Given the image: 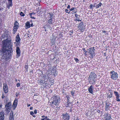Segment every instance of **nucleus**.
<instances>
[{
	"instance_id": "nucleus-13",
	"label": "nucleus",
	"mask_w": 120,
	"mask_h": 120,
	"mask_svg": "<svg viewBox=\"0 0 120 120\" xmlns=\"http://www.w3.org/2000/svg\"><path fill=\"white\" fill-rule=\"evenodd\" d=\"M4 113L3 111L0 112V120H4Z\"/></svg>"
},
{
	"instance_id": "nucleus-60",
	"label": "nucleus",
	"mask_w": 120,
	"mask_h": 120,
	"mask_svg": "<svg viewBox=\"0 0 120 120\" xmlns=\"http://www.w3.org/2000/svg\"><path fill=\"white\" fill-rule=\"evenodd\" d=\"M66 97L67 99H69V97L68 96H67Z\"/></svg>"
},
{
	"instance_id": "nucleus-36",
	"label": "nucleus",
	"mask_w": 120,
	"mask_h": 120,
	"mask_svg": "<svg viewBox=\"0 0 120 120\" xmlns=\"http://www.w3.org/2000/svg\"><path fill=\"white\" fill-rule=\"evenodd\" d=\"M12 6V5H11L7 4V7L8 8V9H9L10 8V7Z\"/></svg>"
},
{
	"instance_id": "nucleus-34",
	"label": "nucleus",
	"mask_w": 120,
	"mask_h": 120,
	"mask_svg": "<svg viewBox=\"0 0 120 120\" xmlns=\"http://www.w3.org/2000/svg\"><path fill=\"white\" fill-rule=\"evenodd\" d=\"M28 67V65H25V68L26 69V71H27V70Z\"/></svg>"
},
{
	"instance_id": "nucleus-2",
	"label": "nucleus",
	"mask_w": 120,
	"mask_h": 120,
	"mask_svg": "<svg viewBox=\"0 0 120 120\" xmlns=\"http://www.w3.org/2000/svg\"><path fill=\"white\" fill-rule=\"evenodd\" d=\"M60 99L59 97L57 96L53 97L52 101V104L56 106H57L60 102Z\"/></svg>"
},
{
	"instance_id": "nucleus-58",
	"label": "nucleus",
	"mask_w": 120,
	"mask_h": 120,
	"mask_svg": "<svg viewBox=\"0 0 120 120\" xmlns=\"http://www.w3.org/2000/svg\"><path fill=\"white\" fill-rule=\"evenodd\" d=\"M27 107H28L30 106V104H29L28 103L27 104Z\"/></svg>"
},
{
	"instance_id": "nucleus-39",
	"label": "nucleus",
	"mask_w": 120,
	"mask_h": 120,
	"mask_svg": "<svg viewBox=\"0 0 120 120\" xmlns=\"http://www.w3.org/2000/svg\"><path fill=\"white\" fill-rule=\"evenodd\" d=\"M82 49V50L85 53H86L87 52V51H86L85 49L84 48H83Z\"/></svg>"
},
{
	"instance_id": "nucleus-51",
	"label": "nucleus",
	"mask_w": 120,
	"mask_h": 120,
	"mask_svg": "<svg viewBox=\"0 0 120 120\" xmlns=\"http://www.w3.org/2000/svg\"><path fill=\"white\" fill-rule=\"evenodd\" d=\"M34 112L35 114H36L37 113V110L36 109H35L34 110Z\"/></svg>"
},
{
	"instance_id": "nucleus-31",
	"label": "nucleus",
	"mask_w": 120,
	"mask_h": 120,
	"mask_svg": "<svg viewBox=\"0 0 120 120\" xmlns=\"http://www.w3.org/2000/svg\"><path fill=\"white\" fill-rule=\"evenodd\" d=\"M52 18H51L49 20L48 23L49 24H51L52 23Z\"/></svg>"
},
{
	"instance_id": "nucleus-6",
	"label": "nucleus",
	"mask_w": 120,
	"mask_h": 120,
	"mask_svg": "<svg viewBox=\"0 0 120 120\" xmlns=\"http://www.w3.org/2000/svg\"><path fill=\"white\" fill-rule=\"evenodd\" d=\"M12 45L11 44L8 45V46L7 45H4L3 46L2 49H3L4 48L5 50L8 51H10L11 52H12Z\"/></svg>"
},
{
	"instance_id": "nucleus-44",
	"label": "nucleus",
	"mask_w": 120,
	"mask_h": 120,
	"mask_svg": "<svg viewBox=\"0 0 120 120\" xmlns=\"http://www.w3.org/2000/svg\"><path fill=\"white\" fill-rule=\"evenodd\" d=\"M74 60L75 61L77 62L79 61V60L77 58H74Z\"/></svg>"
},
{
	"instance_id": "nucleus-10",
	"label": "nucleus",
	"mask_w": 120,
	"mask_h": 120,
	"mask_svg": "<svg viewBox=\"0 0 120 120\" xmlns=\"http://www.w3.org/2000/svg\"><path fill=\"white\" fill-rule=\"evenodd\" d=\"M16 57H18L20 55L21 51L19 47H17L16 49Z\"/></svg>"
},
{
	"instance_id": "nucleus-3",
	"label": "nucleus",
	"mask_w": 120,
	"mask_h": 120,
	"mask_svg": "<svg viewBox=\"0 0 120 120\" xmlns=\"http://www.w3.org/2000/svg\"><path fill=\"white\" fill-rule=\"evenodd\" d=\"M6 104L5 107V111L6 114L8 115L11 109L12 104L10 102L7 103L6 102Z\"/></svg>"
},
{
	"instance_id": "nucleus-30",
	"label": "nucleus",
	"mask_w": 120,
	"mask_h": 120,
	"mask_svg": "<svg viewBox=\"0 0 120 120\" xmlns=\"http://www.w3.org/2000/svg\"><path fill=\"white\" fill-rule=\"evenodd\" d=\"M70 103H71L67 102V103L65 104V106L66 107H69L70 105H69Z\"/></svg>"
},
{
	"instance_id": "nucleus-49",
	"label": "nucleus",
	"mask_w": 120,
	"mask_h": 120,
	"mask_svg": "<svg viewBox=\"0 0 120 120\" xmlns=\"http://www.w3.org/2000/svg\"><path fill=\"white\" fill-rule=\"evenodd\" d=\"M35 13H33V12L30 13L29 14V15H35Z\"/></svg>"
},
{
	"instance_id": "nucleus-22",
	"label": "nucleus",
	"mask_w": 120,
	"mask_h": 120,
	"mask_svg": "<svg viewBox=\"0 0 120 120\" xmlns=\"http://www.w3.org/2000/svg\"><path fill=\"white\" fill-rule=\"evenodd\" d=\"M8 61H6L5 63H3L2 65L4 67H6L8 66Z\"/></svg>"
},
{
	"instance_id": "nucleus-59",
	"label": "nucleus",
	"mask_w": 120,
	"mask_h": 120,
	"mask_svg": "<svg viewBox=\"0 0 120 120\" xmlns=\"http://www.w3.org/2000/svg\"><path fill=\"white\" fill-rule=\"evenodd\" d=\"M67 102L70 103L69 102V99H67Z\"/></svg>"
},
{
	"instance_id": "nucleus-47",
	"label": "nucleus",
	"mask_w": 120,
	"mask_h": 120,
	"mask_svg": "<svg viewBox=\"0 0 120 120\" xmlns=\"http://www.w3.org/2000/svg\"><path fill=\"white\" fill-rule=\"evenodd\" d=\"M20 84L19 83H18L16 84V86L18 87L20 86Z\"/></svg>"
},
{
	"instance_id": "nucleus-14",
	"label": "nucleus",
	"mask_w": 120,
	"mask_h": 120,
	"mask_svg": "<svg viewBox=\"0 0 120 120\" xmlns=\"http://www.w3.org/2000/svg\"><path fill=\"white\" fill-rule=\"evenodd\" d=\"M11 41L9 40L6 39L4 41H3V46L7 45L9 43H10Z\"/></svg>"
},
{
	"instance_id": "nucleus-9",
	"label": "nucleus",
	"mask_w": 120,
	"mask_h": 120,
	"mask_svg": "<svg viewBox=\"0 0 120 120\" xmlns=\"http://www.w3.org/2000/svg\"><path fill=\"white\" fill-rule=\"evenodd\" d=\"M83 22H82L79 24L78 26L79 27V30L81 31H83V30L85 29V27L84 25H83Z\"/></svg>"
},
{
	"instance_id": "nucleus-45",
	"label": "nucleus",
	"mask_w": 120,
	"mask_h": 120,
	"mask_svg": "<svg viewBox=\"0 0 120 120\" xmlns=\"http://www.w3.org/2000/svg\"><path fill=\"white\" fill-rule=\"evenodd\" d=\"M30 114L32 116H33V115H34V113L33 112V111H31L30 112Z\"/></svg>"
},
{
	"instance_id": "nucleus-52",
	"label": "nucleus",
	"mask_w": 120,
	"mask_h": 120,
	"mask_svg": "<svg viewBox=\"0 0 120 120\" xmlns=\"http://www.w3.org/2000/svg\"><path fill=\"white\" fill-rule=\"evenodd\" d=\"M74 120H79V119L78 118H75Z\"/></svg>"
},
{
	"instance_id": "nucleus-63",
	"label": "nucleus",
	"mask_w": 120,
	"mask_h": 120,
	"mask_svg": "<svg viewBox=\"0 0 120 120\" xmlns=\"http://www.w3.org/2000/svg\"><path fill=\"white\" fill-rule=\"evenodd\" d=\"M106 31H105V30H104L102 31V32L103 33H106Z\"/></svg>"
},
{
	"instance_id": "nucleus-27",
	"label": "nucleus",
	"mask_w": 120,
	"mask_h": 120,
	"mask_svg": "<svg viewBox=\"0 0 120 120\" xmlns=\"http://www.w3.org/2000/svg\"><path fill=\"white\" fill-rule=\"evenodd\" d=\"M14 26H19V23L17 21H16L15 22L14 24Z\"/></svg>"
},
{
	"instance_id": "nucleus-29",
	"label": "nucleus",
	"mask_w": 120,
	"mask_h": 120,
	"mask_svg": "<svg viewBox=\"0 0 120 120\" xmlns=\"http://www.w3.org/2000/svg\"><path fill=\"white\" fill-rule=\"evenodd\" d=\"M19 26H14L13 27V29L17 30V29L19 28Z\"/></svg>"
},
{
	"instance_id": "nucleus-4",
	"label": "nucleus",
	"mask_w": 120,
	"mask_h": 120,
	"mask_svg": "<svg viewBox=\"0 0 120 120\" xmlns=\"http://www.w3.org/2000/svg\"><path fill=\"white\" fill-rule=\"evenodd\" d=\"M110 78L114 80H116L118 78V74L114 71H111L110 72Z\"/></svg>"
},
{
	"instance_id": "nucleus-57",
	"label": "nucleus",
	"mask_w": 120,
	"mask_h": 120,
	"mask_svg": "<svg viewBox=\"0 0 120 120\" xmlns=\"http://www.w3.org/2000/svg\"><path fill=\"white\" fill-rule=\"evenodd\" d=\"M97 112L98 113H100L101 111L99 110H98Z\"/></svg>"
},
{
	"instance_id": "nucleus-56",
	"label": "nucleus",
	"mask_w": 120,
	"mask_h": 120,
	"mask_svg": "<svg viewBox=\"0 0 120 120\" xmlns=\"http://www.w3.org/2000/svg\"><path fill=\"white\" fill-rule=\"evenodd\" d=\"M5 97L3 95L2 96L1 98L2 99L4 98H5Z\"/></svg>"
},
{
	"instance_id": "nucleus-38",
	"label": "nucleus",
	"mask_w": 120,
	"mask_h": 120,
	"mask_svg": "<svg viewBox=\"0 0 120 120\" xmlns=\"http://www.w3.org/2000/svg\"><path fill=\"white\" fill-rule=\"evenodd\" d=\"M73 31L72 30H71V31H70L69 33V34L70 35H72Z\"/></svg>"
},
{
	"instance_id": "nucleus-25",
	"label": "nucleus",
	"mask_w": 120,
	"mask_h": 120,
	"mask_svg": "<svg viewBox=\"0 0 120 120\" xmlns=\"http://www.w3.org/2000/svg\"><path fill=\"white\" fill-rule=\"evenodd\" d=\"M55 40L54 38H53L51 40V42L52 45H54L55 43Z\"/></svg>"
},
{
	"instance_id": "nucleus-17",
	"label": "nucleus",
	"mask_w": 120,
	"mask_h": 120,
	"mask_svg": "<svg viewBox=\"0 0 120 120\" xmlns=\"http://www.w3.org/2000/svg\"><path fill=\"white\" fill-rule=\"evenodd\" d=\"M21 40V39L20 38L19 34H18L15 37V41L16 42H20Z\"/></svg>"
},
{
	"instance_id": "nucleus-16",
	"label": "nucleus",
	"mask_w": 120,
	"mask_h": 120,
	"mask_svg": "<svg viewBox=\"0 0 120 120\" xmlns=\"http://www.w3.org/2000/svg\"><path fill=\"white\" fill-rule=\"evenodd\" d=\"M94 88L93 86L92 85H91L89 88H88V90L89 92L91 94L93 93V89Z\"/></svg>"
},
{
	"instance_id": "nucleus-33",
	"label": "nucleus",
	"mask_w": 120,
	"mask_h": 120,
	"mask_svg": "<svg viewBox=\"0 0 120 120\" xmlns=\"http://www.w3.org/2000/svg\"><path fill=\"white\" fill-rule=\"evenodd\" d=\"M120 96L116 97V100L118 101H120V99H119V98Z\"/></svg>"
},
{
	"instance_id": "nucleus-28",
	"label": "nucleus",
	"mask_w": 120,
	"mask_h": 120,
	"mask_svg": "<svg viewBox=\"0 0 120 120\" xmlns=\"http://www.w3.org/2000/svg\"><path fill=\"white\" fill-rule=\"evenodd\" d=\"M114 94H115V96L116 97L120 96L118 94V92H117L115 91L114 92Z\"/></svg>"
},
{
	"instance_id": "nucleus-55",
	"label": "nucleus",
	"mask_w": 120,
	"mask_h": 120,
	"mask_svg": "<svg viewBox=\"0 0 120 120\" xmlns=\"http://www.w3.org/2000/svg\"><path fill=\"white\" fill-rule=\"evenodd\" d=\"M70 5H68L67 7V9H70Z\"/></svg>"
},
{
	"instance_id": "nucleus-24",
	"label": "nucleus",
	"mask_w": 120,
	"mask_h": 120,
	"mask_svg": "<svg viewBox=\"0 0 120 120\" xmlns=\"http://www.w3.org/2000/svg\"><path fill=\"white\" fill-rule=\"evenodd\" d=\"M17 42L16 43V42H15L14 43L15 44H16L15 45V47H16V48H17V47H19V46H20V42Z\"/></svg>"
},
{
	"instance_id": "nucleus-32",
	"label": "nucleus",
	"mask_w": 120,
	"mask_h": 120,
	"mask_svg": "<svg viewBox=\"0 0 120 120\" xmlns=\"http://www.w3.org/2000/svg\"><path fill=\"white\" fill-rule=\"evenodd\" d=\"M20 15L21 16H25V14L22 11L20 12Z\"/></svg>"
},
{
	"instance_id": "nucleus-46",
	"label": "nucleus",
	"mask_w": 120,
	"mask_h": 120,
	"mask_svg": "<svg viewBox=\"0 0 120 120\" xmlns=\"http://www.w3.org/2000/svg\"><path fill=\"white\" fill-rule=\"evenodd\" d=\"M30 15V17L31 18L34 19H35V17L32 16V15Z\"/></svg>"
},
{
	"instance_id": "nucleus-15",
	"label": "nucleus",
	"mask_w": 120,
	"mask_h": 120,
	"mask_svg": "<svg viewBox=\"0 0 120 120\" xmlns=\"http://www.w3.org/2000/svg\"><path fill=\"white\" fill-rule=\"evenodd\" d=\"M105 118V120H111L112 119L110 114L108 113L106 114Z\"/></svg>"
},
{
	"instance_id": "nucleus-35",
	"label": "nucleus",
	"mask_w": 120,
	"mask_h": 120,
	"mask_svg": "<svg viewBox=\"0 0 120 120\" xmlns=\"http://www.w3.org/2000/svg\"><path fill=\"white\" fill-rule=\"evenodd\" d=\"M94 7V6H93L92 4H91L89 6V8H90L91 9H93Z\"/></svg>"
},
{
	"instance_id": "nucleus-20",
	"label": "nucleus",
	"mask_w": 120,
	"mask_h": 120,
	"mask_svg": "<svg viewBox=\"0 0 120 120\" xmlns=\"http://www.w3.org/2000/svg\"><path fill=\"white\" fill-rule=\"evenodd\" d=\"M75 15L76 18V19L75 20L76 21H81V19L80 20L79 19V18L80 17L79 15H78L77 14H75Z\"/></svg>"
},
{
	"instance_id": "nucleus-40",
	"label": "nucleus",
	"mask_w": 120,
	"mask_h": 120,
	"mask_svg": "<svg viewBox=\"0 0 120 120\" xmlns=\"http://www.w3.org/2000/svg\"><path fill=\"white\" fill-rule=\"evenodd\" d=\"M76 9V8L75 7H73L72 8H71V9H70L69 10L70 11H71L73 10H74L75 9Z\"/></svg>"
},
{
	"instance_id": "nucleus-61",
	"label": "nucleus",
	"mask_w": 120,
	"mask_h": 120,
	"mask_svg": "<svg viewBox=\"0 0 120 120\" xmlns=\"http://www.w3.org/2000/svg\"><path fill=\"white\" fill-rule=\"evenodd\" d=\"M30 25L31 26L33 27V23H31Z\"/></svg>"
},
{
	"instance_id": "nucleus-7",
	"label": "nucleus",
	"mask_w": 120,
	"mask_h": 120,
	"mask_svg": "<svg viewBox=\"0 0 120 120\" xmlns=\"http://www.w3.org/2000/svg\"><path fill=\"white\" fill-rule=\"evenodd\" d=\"M94 48V47H93L88 49V50H89L88 53L91 55V56L92 57L95 56V53L94 52L95 49Z\"/></svg>"
},
{
	"instance_id": "nucleus-54",
	"label": "nucleus",
	"mask_w": 120,
	"mask_h": 120,
	"mask_svg": "<svg viewBox=\"0 0 120 120\" xmlns=\"http://www.w3.org/2000/svg\"><path fill=\"white\" fill-rule=\"evenodd\" d=\"M13 109L15 110L16 107L14 106V105H13Z\"/></svg>"
},
{
	"instance_id": "nucleus-37",
	"label": "nucleus",
	"mask_w": 120,
	"mask_h": 120,
	"mask_svg": "<svg viewBox=\"0 0 120 120\" xmlns=\"http://www.w3.org/2000/svg\"><path fill=\"white\" fill-rule=\"evenodd\" d=\"M77 11L76 10H76L75 11V10L73 11L72 12V14H74L75 13H76L77 12Z\"/></svg>"
},
{
	"instance_id": "nucleus-8",
	"label": "nucleus",
	"mask_w": 120,
	"mask_h": 120,
	"mask_svg": "<svg viewBox=\"0 0 120 120\" xmlns=\"http://www.w3.org/2000/svg\"><path fill=\"white\" fill-rule=\"evenodd\" d=\"M3 88L4 92L5 93L8 92V90L7 85L6 83H3Z\"/></svg>"
},
{
	"instance_id": "nucleus-62",
	"label": "nucleus",
	"mask_w": 120,
	"mask_h": 120,
	"mask_svg": "<svg viewBox=\"0 0 120 120\" xmlns=\"http://www.w3.org/2000/svg\"><path fill=\"white\" fill-rule=\"evenodd\" d=\"M33 107H31L30 108V110H32L33 109Z\"/></svg>"
},
{
	"instance_id": "nucleus-18",
	"label": "nucleus",
	"mask_w": 120,
	"mask_h": 120,
	"mask_svg": "<svg viewBox=\"0 0 120 120\" xmlns=\"http://www.w3.org/2000/svg\"><path fill=\"white\" fill-rule=\"evenodd\" d=\"M14 116L13 113L12 111H11L10 114L9 120H14Z\"/></svg>"
},
{
	"instance_id": "nucleus-53",
	"label": "nucleus",
	"mask_w": 120,
	"mask_h": 120,
	"mask_svg": "<svg viewBox=\"0 0 120 120\" xmlns=\"http://www.w3.org/2000/svg\"><path fill=\"white\" fill-rule=\"evenodd\" d=\"M68 11V10L67 9H66L65 10V11L66 13H67Z\"/></svg>"
},
{
	"instance_id": "nucleus-43",
	"label": "nucleus",
	"mask_w": 120,
	"mask_h": 120,
	"mask_svg": "<svg viewBox=\"0 0 120 120\" xmlns=\"http://www.w3.org/2000/svg\"><path fill=\"white\" fill-rule=\"evenodd\" d=\"M17 31V30H14V29H13V34H15L16 33V31Z\"/></svg>"
},
{
	"instance_id": "nucleus-64",
	"label": "nucleus",
	"mask_w": 120,
	"mask_h": 120,
	"mask_svg": "<svg viewBox=\"0 0 120 120\" xmlns=\"http://www.w3.org/2000/svg\"><path fill=\"white\" fill-rule=\"evenodd\" d=\"M8 2H12V0H8Z\"/></svg>"
},
{
	"instance_id": "nucleus-19",
	"label": "nucleus",
	"mask_w": 120,
	"mask_h": 120,
	"mask_svg": "<svg viewBox=\"0 0 120 120\" xmlns=\"http://www.w3.org/2000/svg\"><path fill=\"white\" fill-rule=\"evenodd\" d=\"M30 27V22H27L25 23V27L26 29H27Z\"/></svg>"
},
{
	"instance_id": "nucleus-42",
	"label": "nucleus",
	"mask_w": 120,
	"mask_h": 120,
	"mask_svg": "<svg viewBox=\"0 0 120 120\" xmlns=\"http://www.w3.org/2000/svg\"><path fill=\"white\" fill-rule=\"evenodd\" d=\"M112 93H111L108 96V97H109V98H110L111 97H112Z\"/></svg>"
},
{
	"instance_id": "nucleus-21",
	"label": "nucleus",
	"mask_w": 120,
	"mask_h": 120,
	"mask_svg": "<svg viewBox=\"0 0 120 120\" xmlns=\"http://www.w3.org/2000/svg\"><path fill=\"white\" fill-rule=\"evenodd\" d=\"M42 118L44 117V118H42L41 119V120H52L51 119L48 118L47 116H41Z\"/></svg>"
},
{
	"instance_id": "nucleus-26",
	"label": "nucleus",
	"mask_w": 120,
	"mask_h": 120,
	"mask_svg": "<svg viewBox=\"0 0 120 120\" xmlns=\"http://www.w3.org/2000/svg\"><path fill=\"white\" fill-rule=\"evenodd\" d=\"M102 5V4L101 3H100L99 4L96 5V8H99Z\"/></svg>"
},
{
	"instance_id": "nucleus-5",
	"label": "nucleus",
	"mask_w": 120,
	"mask_h": 120,
	"mask_svg": "<svg viewBox=\"0 0 120 120\" xmlns=\"http://www.w3.org/2000/svg\"><path fill=\"white\" fill-rule=\"evenodd\" d=\"M96 77V74L95 73L93 72H91V73L89 78L90 79V80H92V83H94L95 81V78Z\"/></svg>"
},
{
	"instance_id": "nucleus-23",
	"label": "nucleus",
	"mask_w": 120,
	"mask_h": 120,
	"mask_svg": "<svg viewBox=\"0 0 120 120\" xmlns=\"http://www.w3.org/2000/svg\"><path fill=\"white\" fill-rule=\"evenodd\" d=\"M17 99H15L13 103V105H14V106L16 107L17 104Z\"/></svg>"
},
{
	"instance_id": "nucleus-48",
	"label": "nucleus",
	"mask_w": 120,
	"mask_h": 120,
	"mask_svg": "<svg viewBox=\"0 0 120 120\" xmlns=\"http://www.w3.org/2000/svg\"><path fill=\"white\" fill-rule=\"evenodd\" d=\"M50 16H51V18L53 16V14L52 13H49Z\"/></svg>"
},
{
	"instance_id": "nucleus-12",
	"label": "nucleus",
	"mask_w": 120,
	"mask_h": 120,
	"mask_svg": "<svg viewBox=\"0 0 120 120\" xmlns=\"http://www.w3.org/2000/svg\"><path fill=\"white\" fill-rule=\"evenodd\" d=\"M105 105V110L106 111H107L108 109L112 106V104L109 102H108L106 103Z\"/></svg>"
},
{
	"instance_id": "nucleus-50",
	"label": "nucleus",
	"mask_w": 120,
	"mask_h": 120,
	"mask_svg": "<svg viewBox=\"0 0 120 120\" xmlns=\"http://www.w3.org/2000/svg\"><path fill=\"white\" fill-rule=\"evenodd\" d=\"M71 94L73 96L74 94V93L73 92L71 91Z\"/></svg>"
},
{
	"instance_id": "nucleus-11",
	"label": "nucleus",
	"mask_w": 120,
	"mask_h": 120,
	"mask_svg": "<svg viewBox=\"0 0 120 120\" xmlns=\"http://www.w3.org/2000/svg\"><path fill=\"white\" fill-rule=\"evenodd\" d=\"M63 119L64 120H69V119L70 116L68 113H66L65 114L63 115Z\"/></svg>"
},
{
	"instance_id": "nucleus-41",
	"label": "nucleus",
	"mask_w": 120,
	"mask_h": 120,
	"mask_svg": "<svg viewBox=\"0 0 120 120\" xmlns=\"http://www.w3.org/2000/svg\"><path fill=\"white\" fill-rule=\"evenodd\" d=\"M8 4L12 5V2H8Z\"/></svg>"
},
{
	"instance_id": "nucleus-1",
	"label": "nucleus",
	"mask_w": 120,
	"mask_h": 120,
	"mask_svg": "<svg viewBox=\"0 0 120 120\" xmlns=\"http://www.w3.org/2000/svg\"><path fill=\"white\" fill-rule=\"evenodd\" d=\"M0 51L3 54L2 61V60L3 61L4 60H8L11 58L12 52L10 51H8L5 50L4 48L3 49H2L0 50Z\"/></svg>"
}]
</instances>
